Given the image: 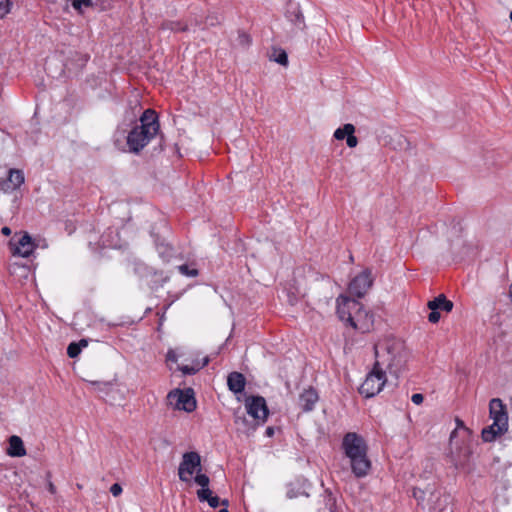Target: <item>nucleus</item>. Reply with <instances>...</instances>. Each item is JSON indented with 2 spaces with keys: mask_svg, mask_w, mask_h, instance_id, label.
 <instances>
[{
  "mask_svg": "<svg viewBox=\"0 0 512 512\" xmlns=\"http://www.w3.org/2000/svg\"><path fill=\"white\" fill-rule=\"evenodd\" d=\"M79 57L82 62V64H81L82 66H84L90 58V56L88 54H79Z\"/></svg>",
  "mask_w": 512,
  "mask_h": 512,
  "instance_id": "nucleus-45",
  "label": "nucleus"
},
{
  "mask_svg": "<svg viewBox=\"0 0 512 512\" xmlns=\"http://www.w3.org/2000/svg\"><path fill=\"white\" fill-rule=\"evenodd\" d=\"M194 480L195 483L201 486V489H209L210 479L206 474H202L200 471H198Z\"/></svg>",
  "mask_w": 512,
  "mask_h": 512,
  "instance_id": "nucleus-31",
  "label": "nucleus"
},
{
  "mask_svg": "<svg viewBox=\"0 0 512 512\" xmlns=\"http://www.w3.org/2000/svg\"><path fill=\"white\" fill-rule=\"evenodd\" d=\"M105 0H69L72 7L79 13L83 12V8H93L103 5Z\"/></svg>",
  "mask_w": 512,
  "mask_h": 512,
  "instance_id": "nucleus-24",
  "label": "nucleus"
},
{
  "mask_svg": "<svg viewBox=\"0 0 512 512\" xmlns=\"http://www.w3.org/2000/svg\"><path fill=\"white\" fill-rule=\"evenodd\" d=\"M234 423L237 426V430L247 436L252 435L258 426L262 424L254 418L252 420L248 419L245 414H239L238 411L234 414Z\"/></svg>",
  "mask_w": 512,
  "mask_h": 512,
  "instance_id": "nucleus-13",
  "label": "nucleus"
},
{
  "mask_svg": "<svg viewBox=\"0 0 512 512\" xmlns=\"http://www.w3.org/2000/svg\"><path fill=\"white\" fill-rule=\"evenodd\" d=\"M9 247L13 256L28 258L34 252L37 245L32 237L27 232H24L21 235L13 236L9 241Z\"/></svg>",
  "mask_w": 512,
  "mask_h": 512,
  "instance_id": "nucleus-7",
  "label": "nucleus"
},
{
  "mask_svg": "<svg viewBox=\"0 0 512 512\" xmlns=\"http://www.w3.org/2000/svg\"><path fill=\"white\" fill-rule=\"evenodd\" d=\"M24 183V174L21 170L10 169L8 178L2 183L4 192L13 191Z\"/></svg>",
  "mask_w": 512,
  "mask_h": 512,
  "instance_id": "nucleus-16",
  "label": "nucleus"
},
{
  "mask_svg": "<svg viewBox=\"0 0 512 512\" xmlns=\"http://www.w3.org/2000/svg\"><path fill=\"white\" fill-rule=\"evenodd\" d=\"M156 249L163 261L168 262L174 255V249L164 242H157Z\"/></svg>",
  "mask_w": 512,
  "mask_h": 512,
  "instance_id": "nucleus-27",
  "label": "nucleus"
},
{
  "mask_svg": "<svg viewBox=\"0 0 512 512\" xmlns=\"http://www.w3.org/2000/svg\"><path fill=\"white\" fill-rule=\"evenodd\" d=\"M167 399L178 410L192 412L196 409V399L192 388L172 390L168 393Z\"/></svg>",
  "mask_w": 512,
  "mask_h": 512,
  "instance_id": "nucleus-4",
  "label": "nucleus"
},
{
  "mask_svg": "<svg viewBox=\"0 0 512 512\" xmlns=\"http://www.w3.org/2000/svg\"><path fill=\"white\" fill-rule=\"evenodd\" d=\"M46 477H47V489L48 491L51 493V494H55L56 493V487L55 485L52 483V481L50 480L51 478V472H47L46 473Z\"/></svg>",
  "mask_w": 512,
  "mask_h": 512,
  "instance_id": "nucleus-40",
  "label": "nucleus"
},
{
  "mask_svg": "<svg viewBox=\"0 0 512 512\" xmlns=\"http://www.w3.org/2000/svg\"><path fill=\"white\" fill-rule=\"evenodd\" d=\"M201 470V457L195 451L185 452L178 468L179 479L188 482L191 476Z\"/></svg>",
  "mask_w": 512,
  "mask_h": 512,
  "instance_id": "nucleus-5",
  "label": "nucleus"
},
{
  "mask_svg": "<svg viewBox=\"0 0 512 512\" xmlns=\"http://www.w3.org/2000/svg\"><path fill=\"white\" fill-rule=\"evenodd\" d=\"M158 115L153 109H146L139 118V123L128 132L126 142L129 151L140 153L143 148L159 133Z\"/></svg>",
  "mask_w": 512,
  "mask_h": 512,
  "instance_id": "nucleus-3",
  "label": "nucleus"
},
{
  "mask_svg": "<svg viewBox=\"0 0 512 512\" xmlns=\"http://www.w3.org/2000/svg\"><path fill=\"white\" fill-rule=\"evenodd\" d=\"M219 22L220 21H219L218 16H207L206 21H205V23L209 26H214V25L218 24Z\"/></svg>",
  "mask_w": 512,
  "mask_h": 512,
  "instance_id": "nucleus-43",
  "label": "nucleus"
},
{
  "mask_svg": "<svg viewBox=\"0 0 512 512\" xmlns=\"http://www.w3.org/2000/svg\"><path fill=\"white\" fill-rule=\"evenodd\" d=\"M166 360L171 361V362H177L178 356H177L176 352L172 349H169L166 354Z\"/></svg>",
  "mask_w": 512,
  "mask_h": 512,
  "instance_id": "nucleus-42",
  "label": "nucleus"
},
{
  "mask_svg": "<svg viewBox=\"0 0 512 512\" xmlns=\"http://www.w3.org/2000/svg\"><path fill=\"white\" fill-rule=\"evenodd\" d=\"M1 233L5 236H9L11 234V229L7 226L2 227Z\"/></svg>",
  "mask_w": 512,
  "mask_h": 512,
  "instance_id": "nucleus-46",
  "label": "nucleus"
},
{
  "mask_svg": "<svg viewBox=\"0 0 512 512\" xmlns=\"http://www.w3.org/2000/svg\"><path fill=\"white\" fill-rule=\"evenodd\" d=\"M456 430H454L452 433H451V436H450V440L452 441V439L454 438L455 434H456Z\"/></svg>",
  "mask_w": 512,
  "mask_h": 512,
  "instance_id": "nucleus-49",
  "label": "nucleus"
},
{
  "mask_svg": "<svg viewBox=\"0 0 512 512\" xmlns=\"http://www.w3.org/2000/svg\"><path fill=\"white\" fill-rule=\"evenodd\" d=\"M354 309H359V301L343 296L337 299V315L341 321L348 325L352 322Z\"/></svg>",
  "mask_w": 512,
  "mask_h": 512,
  "instance_id": "nucleus-11",
  "label": "nucleus"
},
{
  "mask_svg": "<svg viewBox=\"0 0 512 512\" xmlns=\"http://www.w3.org/2000/svg\"><path fill=\"white\" fill-rule=\"evenodd\" d=\"M8 448L6 450L7 455L10 457H22L26 455V449L23 440L17 436L12 435L8 439Z\"/></svg>",
  "mask_w": 512,
  "mask_h": 512,
  "instance_id": "nucleus-19",
  "label": "nucleus"
},
{
  "mask_svg": "<svg viewBox=\"0 0 512 512\" xmlns=\"http://www.w3.org/2000/svg\"><path fill=\"white\" fill-rule=\"evenodd\" d=\"M318 400L319 396L317 391L314 388L309 387L299 395L298 406L303 412H310L314 409Z\"/></svg>",
  "mask_w": 512,
  "mask_h": 512,
  "instance_id": "nucleus-14",
  "label": "nucleus"
},
{
  "mask_svg": "<svg viewBox=\"0 0 512 512\" xmlns=\"http://www.w3.org/2000/svg\"><path fill=\"white\" fill-rule=\"evenodd\" d=\"M374 325V314L364 309L363 305L359 302V309H354L352 322L349 326L361 332H369Z\"/></svg>",
  "mask_w": 512,
  "mask_h": 512,
  "instance_id": "nucleus-9",
  "label": "nucleus"
},
{
  "mask_svg": "<svg viewBox=\"0 0 512 512\" xmlns=\"http://www.w3.org/2000/svg\"><path fill=\"white\" fill-rule=\"evenodd\" d=\"M431 487L432 485H428L425 489H421L419 487H414L412 489V496L417 501V504L423 509L426 508L427 498L429 497V489H431Z\"/></svg>",
  "mask_w": 512,
  "mask_h": 512,
  "instance_id": "nucleus-25",
  "label": "nucleus"
},
{
  "mask_svg": "<svg viewBox=\"0 0 512 512\" xmlns=\"http://www.w3.org/2000/svg\"><path fill=\"white\" fill-rule=\"evenodd\" d=\"M161 28L164 30L167 29L174 32H185L188 30V26L179 21H165L162 23Z\"/></svg>",
  "mask_w": 512,
  "mask_h": 512,
  "instance_id": "nucleus-30",
  "label": "nucleus"
},
{
  "mask_svg": "<svg viewBox=\"0 0 512 512\" xmlns=\"http://www.w3.org/2000/svg\"><path fill=\"white\" fill-rule=\"evenodd\" d=\"M341 449L349 459L353 475L356 478L366 477L372 464L368 457V445L365 439L356 432H347L342 438Z\"/></svg>",
  "mask_w": 512,
  "mask_h": 512,
  "instance_id": "nucleus-2",
  "label": "nucleus"
},
{
  "mask_svg": "<svg viewBox=\"0 0 512 512\" xmlns=\"http://www.w3.org/2000/svg\"><path fill=\"white\" fill-rule=\"evenodd\" d=\"M245 406L247 413L252 418L262 424L266 422L269 411L264 397L259 395L249 396L245 400Z\"/></svg>",
  "mask_w": 512,
  "mask_h": 512,
  "instance_id": "nucleus-8",
  "label": "nucleus"
},
{
  "mask_svg": "<svg viewBox=\"0 0 512 512\" xmlns=\"http://www.w3.org/2000/svg\"><path fill=\"white\" fill-rule=\"evenodd\" d=\"M209 361H210L209 357L206 356L201 361L196 360L193 363V365L178 366V370H180L184 375H194L199 370H201L202 368L207 366L209 364Z\"/></svg>",
  "mask_w": 512,
  "mask_h": 512,
  "instance_id": "nucleus-21",
  "label": "nucleus"
},
{
  "mask_svg": "<svg viewBox=\"0 0 512 512\" xmlns=\"http://www.w3.org/2000/svg\"><path fill=\"white\" fill-rule=\"evenodd\" d=\"M227 385L231 392L235 394L242 393L245 389L246 378L240 372H231L227 377Z\"/></svg>",
  "mask_w": 512,
  "mask_h": 512,
  "instance_id": "nucleus-17",
  "label": "nucleus"
},
{
  "mask_svg": "<svg viewBox=\"0 0 512 512\" xmlns=\"http://www.w3.org/2000/svg\"><path fill=\"white\" fill-rule=\"evenodd\" d=\"M197 497L200 502H208L209 506L212 508H217L219 505H223L225 507L229 505V501L227 499L221 500L218 496L212 495V491L210 489H199L197 491Z\"/></svg>",
  "mask_w": 512,
  "mask_h": 512,
  "instance_id": "nucleus-18",
  "label": "nucleus"
},
{
  "mask_svg": "<svg viewBox=\"0 0 512 512\" xmlns=\"http://www.w3.org/2000/svg\"><path fill=\"white\" fill-rule=\"evenodd\" d=\"M449 496L444 495L439 489L432 485L429 489V497L427 498L426 507L430 512H441L445 509L449 502Z\"/></svg>",
  "mask_w": 512,
  "mask_h": 512,
  "instance_id": "nucleus-12",
  "label": "nucleus"
},
{
  "mask_svg": "<svg viewBox=\"0 0 512 512\" xmlns=\"http://www.w3.org/2000/svg\"><path fill=\"white\" fill-rule=\"evenodd\" d=\"M286 18L299 30L305 28L304 15L299 4L289 2L286 8Z\"/></svg>",
  "mask_w": 512,
  "mask_h": 512,
  "instance_id": "nucleus-15",
  "label": "nucleus"
},
{
  "mask_svg": "<svg viewBox=\"0 0 512 512\" xmlns=\"http://www.w3.org/2000/svg\"><path fill=\"white\" fill-rule=\"evenodd\" d=\"M376 361L372 371L359 387V393L366 398L377 395L386 383V374L381 366L389 370L399 369L405 362L403 344L399 341L385 340L375 345Z\"/></svg>",
  "mask_w": 512,
  "mask_h": 512,
  "instance_id": "nucleus-1",
  "label": "nucleus"
},
{
  "mask_svg": "<svg viewBox=\"0 0 512 512\" xmlns=\"http://www.w3.org/2000/svg\"><path fill=\"white\" fill-rule=\"evenodd\" d=\"M89 384L96 392L101 394V397L108 395L115 387L112 381H89Z\"/></svg>",
  "mask_w": 512,
  "mask_h": 512,
  "instance_id": "nucleus-23",
  "label": "nucleus"
},
{
  "mask_svg": "<svg viewBox=\"0 0 512 512\" xmlns=\"http://www.w3.org/2000/svg\"><path fill=\"white\" fill-rule=\"evenodd\" d=\"M428 320L431 323H437L440 320V313L438 310H431L428 314Z\"/></svg>",
  "mask_w": 512,
  "mask_h": 512,
  "instance_id": "nucleus-39",
  "label": "nucleus"
},
{
  "mask_svg": "<svg viewBox=\"0 0 512 512\" xmlns=\"http://www.w3.org/2000/svg\"><path fill=\"white\" fill-rule=\"evenodd\" d=\"M456 422L458 427H462L464 430L468 431V429L464 426V423L461 420L457 419Z\"/></svg>",
  "mask_w": 512,
  "mask_h": 512,
  "instance_id": "nucleus-48",
  "label": "nucleus"
},
{
  "mask_svg": "<svg viewBox=\"0 0 512 512\" xmlns=\"http://www.w3.org/2000/svg\"><path fill=\"white\" fill-rule=\"evenodd\" d=\"M265 434H266V436H268V437L273 436V435H274V428H273V427H271V426L267 427V428H266V431H265Z\"/></svg>",
  "mask_w": 512,
  "mask_h": 512,
  "instance_id": "nucleus-47",
  "label": "nucleus"
},
{
  "mask_svg": "<svg viewBox=\"0 0 512 512\" xmlns=\"http://www.w3.org/2000/svg\"><path fill=\"white\" fill-rule=\"evenodd\" d=\"M269 58L270 60L283 66L288 64V55L286 51L281 48H273Z\"/></svg>",
  "mask_w": 512,
  "mask_h": 512,
  "instance_id": "nucleus-28",
  "label": "nucleus"
},
{
  "mask_svg": "<svg viewBox=\"0 0 512 512\" xmlns=\"http://www.w3.org/2000/svg\"><path fill=\"white\" fill-rule=\"evenodd\" d=\"M237 43L239 46H241L243 48H247L251 43L250 35L244 31H239L238 37H237Z\"/></svg>",
  "mask_w": 512,
  "mask_h": 512,
  "instance_id": "nucleus-33",
  "label": "nucleus"
},
{
  "mask_svg": "<svg viewBox=\"0 0 512 512\" xmlns=\"http://www.w3.org/2000/svg\"><path fill=\"white\" fill-rule=\"evenodd\" d=\"M300 495H305V496H308L307 493H304L303 491L300 490V488H296L294 485L290 484L288 485L287 487V492H286V496L289 498V499H293V498H296Z\"/></svg>",
  "mask_w": 512,
  "mask_h": 512,
  "instance_id": "nucleus-34",
  "label": "nucleus"
},
{
  "mask_svg": "<svg viewBox=\"0 0 512 512\" xmlns=\"http://www.w3.org/2000/svg\"><path fill=\"white\" fill-rule=\"evenodd\" d=\"M509 296H510V298L512 300V285L510 286V289H509Z\"/></svg>",
  "mask_w": 512,
  "mask_h": 512,
  "instance_id": "nucleus-50",
  "label": "nucleus"
},
{
  "mask_svg": "<svg viewBox=\"0 0 512 512\" xmlns=\"http://www.w3.org/2000/svg\"><path fill=\"white\" fill-rule=\"evenodd\" d=\"M76 344H78V347L80 348V350L82 351L83 348L87 347L88 345V340L87 339H81L79 340L78 342H76Z\"/></svg>",
  "mask_w": 512,
  "mask_h": 512,
  "instance_id": "nucleus-44",
  "label": "nucleus"
},
{
  "mask_svg": "<svg viewBox=\"0 0 512 512\" xmlns=\"http://www.w3.org/2000/svg\"><path fill=\"white\" fill-rule=\"evenodd\" d=\"M505 432L506 431H499V427L494 426V423H492L482 430V439L484 442H492L498 435H502Z\"/></svg>",
  "mask_w": 512,
  "mask_h": 512,
  "instance_id": "nucleus-26",
  "label": "nucleus"
},
{
  "mask_svg": "<svg viewBox=\"0 0 512 512\" xmlns=\"http://www.w3.org/2000/svg\"><path fill=\"white\" fill-rule=\"evenodd\" d=\"M12 2L10 0H0V18H3L10 12Z\"/></svg>",
  "mask_w": 512,
  "mask_h": 512,
  "instance_id": "nucleus-36",
  "label": "nucleus"
},
{
  "mask_svg": "<svg viewBox=\"0 0 512 512\" xmlns=\"http://www.w3.org/2000/svg\"><path fill=\"white\" fill-rule=\"evenodd\" d=\"M470 455H471V450H470L469 446L465 445V446L461 447V451L459 454L454 455V453L452 452V456H451L452 462L454 463L456 468H459V467L463 468L469 462Z\"/></svg>",
  "mask_w": 512,
  "mask_h": 512,
  "instance_id": "nucleus-22",
  "label": "nucleus"
},
{
  "mask_svg": "<svg viewBox=\"0 0 512 512\" xmlns=\"http://www.w3.org/2000/svg\"><path fill=\"white\" fill-rule=\"evenodd\" d=\"M178 270L181 274L188 277H196L199 274V271L196 268H191L188 264L178 266Z\"/></svg>",
  "mask_w": 512,
  "mask_h": 512,
  "instance_id": "nucleus-32",
  "label": "nucleus"
},
{
  "mask_svg": "<svg viewBox=\"0 0 512 512\" xmlns=\"http://www.w3.org/2000/svg\"><path fill=\"white\" fill-rule=\"evenodd\" d=\"M427 305L430 310L450 312L453 309V302L448 300L444 294L438 295L429 301Z\"/></svg>",
  "mask_w": 512,
  "mask_h": 512,
  "instance_id": "nucleus-20",
  "label": "nucleus"
},
{
  "mask_svg": "<svg viewBox=\"0 0 512 512\" xmlns=\"http://www.w3.org/2000/svg\"><path fill=\"white\" fill-rule=\"evenodd\" d=\"M355 133V127L351 123L344 124L342 127H339L334 132V137L337 140H343L347 138V135Z\"/></svg>",
  "mask_w": 512,
  "mask_h": 512,
  "instance_id": "nucleus-29",
  "label": "nucleus"
},
{
  "mask_svg": "<svg viewBox=\"0 0 512 512\" xmlns=\"http://www.w3.org/2000/svg\"><path fill=\"white\" fill-rule=\"evenodd\" d=\"M373 282L372 270L365 268L361 273L351 279L348 285V291L352 296L362 298L372 287Z\"/></svg>",
  "mask_w": 512,
  "mask_h": 512,
  "instance_id": "nucleus-6",
  "label": "nucleus"
},
{
  "mask_svg": "<svg viewBox=\"0 0 512 512\" xmlns=\"http://www.w3.org/2000/svg\"><path fill=\"white\" fill-rule=\"evenodd\" d=\"M490 417L493 419L494 426L499 427V431L508 430V414L506 406L499 398H493L489 402Z\"/></svg>",
  "mask_w": 512,
  "mask_h": 512,
  "instance_id": "nucleus-10",
  "label": "nucleus"
},
{
  "mask_svg": "<svg viewBox=\"0 0 512 512\" xmlns=\"http://www.w3.org/2000/svg\"><path fill=\"white\" fill-rule=\"evenodd\" d=\"M411 401L416 405H420L424 401V396L421 393H415L412 395Z\"/></svg>",
  "mask_w": 512,
  "mask_h": 512,
  "instance_id": "nucleus-41",
  "label": "nucleus"
},
{
  "mask_svg": "<svg viewBox=\"0 0 512 512\" xmlns=\"http://www.w3.org/2000/svg\"><path fill=\"white\" fill-rule=\"evenodd\" d=\"M81 353L80 348L76 342H71L67 347V355L70 358H76Z\"/></svg>",
  "mask_w": 512,
  "mask_h": 512,
  "instance_id": "nucleus-35",
  "label": "nucleus"
},
{
  "mask_svg": "<svg viewBox=\"0 0 512 512\" xmlns=\"http://www.w3.org/2000/svg\"><path fill=\"white\" fill-rule=\"evenodd\" d=\"M219 512H229L227 508L220 509Z\"/></svg>",
  "mask_w": 512,
  "mask_h": 512,
  "instance_id": "nucleus-51",
  "label": "nucleus"
},
{
  "mask_svg": "<svg viewBox=\"0 0 512 512\" xmlns=\"http://www.w3.org/2000/svg\"><path fill=\"white\" fill-rule=\"evenodd\" d=\"M122 491H123L122 486L119 483H114L110 487V493L114 497H117V496L121 495Z\"/></svg>",
  "mask_w": 512,
  "mask_h": 512,
  "instance_id": "nucleus-38",
  "label": "nucleus"
},
{
  "mask_svg": "<svg viewBox=\"0 0 512 512\" xmlns=\"http://www.w3.org/2000/svg\"><path fill=\"white\" fill-rule=\"evenodd\" d=\"M346 144L349 148H354L357 146L358 144V139L357 137L353 134H349L347 135V138H346Z\"/></svg>",
  "mask_w": 512,
  "mask_h": 512,
  "instance_id": "nucleus-37",
  "label": "nucleus"
}]
</instances>
